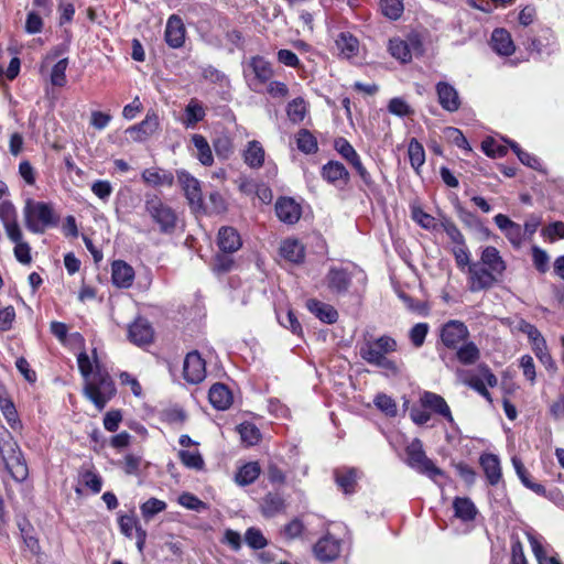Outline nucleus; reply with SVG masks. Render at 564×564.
I'll use <instances>...</instances> for the list:
<instances>
[{
  "instance_id": "f257e3e1",
  "label": "nucleus",
  "mask_w": 564,
  "mask_h": 564,
  "mask_svg": "<svg viewBox=\"0 0 564 564\" xmlns=\"http://www.w3.org/2000/svg\"><path fill=\"white\" fill-rule=\"evenodd\" d=\"M507 264L496 247L487 246L479 262L469 265V290L480 292L489 290L502 281Z\"/></svg>"
},
{
  "instance_id": "f03ea898",
  "label": "nucleus",
  "mask_w": 564,
  "mask_h": 564,
  "mask_svg": "<svg viewBox=\"0 0 564 564\" xmlns=\"http://www.w3.org/2000/svg\"><path fill=\"white\" fill-rule=\"evenodd\" d=\"M397 340L388 335H382L376 339L366 340L360 347V357L369 365L382 368L392 375L399 373L397 362L387 357L388 354L397 351Z\"/></svg>"
},
{
  "instance_id": "7ed1b4c3",
  "label": "nucleus",
  "mask_w": 564,
  "mask_h": 564,
  "mask_svg": "<svg viewBox=\"0 0 564 564\" xmlns=\"http://www.w3.org/2000/svg\"><path fill=\"white\" fill-rule=\"evenodd\" d=\"M0 454L12 478L21 482L26 479L29 469L22 452L11 433L0 425Z\"/></svg>"
},
{
  "instance_id": "20e7f679",
  "label": "nucleus",
  "mask_w": 564,
  "mask_h": 564,
  "mask_svg": "<svg viewBox=\"0 0 564 564\" xmlns=\"http://www.w3.org/2000/svg\"><path fill=\"white\" fill-rule=\"evenodd\" d=\"M83 392L98 411H102L106 404L116 395L117 389L110 375L96 366V371L91 378L86 380Z\"/></svg>"
},
{
  "instance_id": "39448f33",
  "label": "nucleus",
  "mask_w": 564,
  "mask_h": 564,
  "mask_svg": "<svg viewBox=\"0 0 564 564\" xmlns=\"http://www.w3.org/2000/svg\"><path fill=\"white\" fill-rule=\"evenodd\" d=\"M144 209L162 235H172L177 228L176 210L158 195H145Z\"/></svg>"
},
{
  "instance_id": "423d86ee",
  "label": "nucleus",
  "mask_w": 564,
  "mask_h": 564,
  "mask_svg": "<svg viewBox=\"0 0 564 564\" xmlns=\"http://www.w3.org/2000/svg\"><path fill=\"white\" fill-rule=\"evenodd\" d=\"M26 228L34 234H43L46 227L56 224L52 207L42 202L29 199L23 208Z\"/></svg>"
},
{
  "instance_id": "0eeeda50",
  "label": "nucleus",
  "mask_w": 564,
  "mask_h": 564,
  "mask_svg": "<svg viewBox=\"0 0 564 564\" xmlns=\"http://www.w3.org/2000/svg\"><path fill=\"white\" fill-rule=\"evenodd\" d=\"M405 453L406 463L411 468L425 474L431 478L442 474L441 469L437 468L434 463L425 455L423 444L419 438H414L406 446Z\"/></svg>"
},
{
  "instance_id": "6e6552de",
  "label": "nucleus",
  "mask_w": 564,
  "mask_h": 564,
  "mask_svg": "<svg viewBox=\"0 0 564 564\" xmlns=\"http://www.w3.org/2000/svg\"><path fill=\"white\" fill-rule=\"evenodd\" d=\"M177 181L188 200L191 208L194 212H200V209H203V194L199 181L186 171L177 172Z\"/></svg>"
},
{
  "instance_id": "1a4fd4ad",
  "label": "nucleus",
  "mask_w": 564,
  "mask_h": 564,
  "mask_svg": "<svg viewBox=\"0 0 564 564\" xmlns=\"http://www.w3.org/2000/svg\"><path fill=\"white\" fill-rule=\"evenodd\" d=\"M183 377L191 384H198L206 378V362L197 350L185 356Z\"/></svg>"
},
{
  "instance_id": "9d476101",
  "label": "nucleus",
  "mask_w": 564,
  "mask_h": 564,
  "mask_svg": "<svg viewBox=\"0 0 564 564\" xmlns=\"http://www.w3.org/2000/svg\"><path fill=\"white\" fill-rule=\"evenodd\" d=\"M469 337L467 326L456 319L448 321L441 329V340L447 348L456 349L460 343Z\"/></svg>"
},
{
  "instance_id": "9b49d317",
  "label": "nucleus",
  "mask_w": 564,
  "mask_h": 564,
  "mask_svg": "<svg viewBox=\"0 0 564 564\" xmlns=\"http://www.w3.org/2000/svg\"><path fill=\"white\" fill-rule=\"evenodd\" d=\"M352 275L344 268L332 267L325 275V283L332 294L346 295L351 285Z\"/></svg>"
},
{
  "instance_id": "f8f14e48",
  "label": "nucleus",
  "mask_w": 564,
  "mask_h": 564,
  "mask_svg": "<svg viewBox=\"0 0 564 564\" xmlns=\"http://www.w3.org/2000/svg\"><path fill=\"white\" fill-rule=\"evenodd\" d=\"M478 370L479 373L481 375V378L471 377L468 379L467 384L491 403V394L486 388V384L494 388L498 384V379L495 376V373L490 370V368L485 364L479 365Z\"/></svg>"
},
{
  "instance_id": "ddd939ff",
  "label": "nucleus",
  "mask_w": 564,
  "mask_h": 564,
  "mask_svg": "<svg viewBox=\"0 0 564 564\" xmlns=\"http://www.w3.org/2000/svg\"><path fill=\"white\" fill-rule=\"evenodd\" d=\"M340 545L339 539L327 533L315 543L313 552L321 562H332L339 556Z\"/></svg>"
},
{
  "instance_id": "4468645a",
  "label": "nucleus",
  "mask_w": 564,
  "mask_h": 564,
  "mask_svg": "<svg viewBox=\"0 0 564 564\" xmlns=\"http://www.w3.org/2000/svg\"><path fill=\"white\" fill-rule=\"evenodd\" d=\"M159 117L154 111H149L145 118L138 124L126 130L131 140L142 142L150 138L159 129Z\"/></svg>"
},
{
  "instance_id": "2eb2a0df",
  "label": "nucleus",
  "mask_w": 564,
  "mask_h": 564,
  "mask_svg": "<svg viewBox=\"0 0 564 564\" xmlns=\"http://www.w3.org/2000/svg\"><path fill=\"white\" fill-rule=\"evenodd\" d=\"M437 100L441 107L448 112H456L460 106L462 100L457 89L447 82H438L435 86Z\"/></svg>"
},
{
  "instance_id": "dca6fc26",
  "label": "nucleus",
  "mask_w": 564,
  "mask_h": 564,
  "mask_svg": "<svg viewBox=\"0 0 564 564\" xmlns=\"http://www.w3.org/2000/svg\"><path fill=\"white\" fill-rule=\"evenodd\" d=\"M186 29L177 14H172L166 22L164 39L172 48H180L185 43Z\"/></svg>"
},
{
  "instance_id": "f3484780",
  "label": "nucleus",
  "mask_w": 564,
  "mask_h": 564,
  "mask_svg": "<svg viewBox=\"0 0 564 564\" xmlns=\"http://www.w3.org/2000/svg\"><path fill=\"white\" fill-rule=\"evenodd\" d=\"M119 528L127 538H135L137 547L142 553L145 545L147 531L139 525L137 518L129 514L120 516Z\"/></svg>"
},
{
  "instance_id": "a211bd4d",
  "label": "nucleus",
  "mask_w": 564,
  "mask_h": 564,
  "mask_svg": "<svg viewBox=\"0 0 564 564\" xmlns=\"http://www.w3.org/2000/svg\"><path fill=\"white\" fill-rule=\"evenodd\" d=\"M321 175L323 180L335 186H345L350 180L349 172L345 165L338 161H328L324 164Z\"/></svg>"
},
{
  "instance_id": "6ab92c4d",
  "label": "nucleus",
  "mask_w": 564,
  "mask_h": 564,
  "mask_svg": "<svg viewBox=\"0 0 564 564\" xmlns=\"http://www.w3.org/2000/svg\"><path fill=\"white\" fill-rule=\"evenodd\" d=\"M153 328L147 318L138 317L128 329L129 339L138 345L143 346L152 343L153 340Z\"/></svg>"
},
{
  "instance_id": "aec40b11",
  "label": "nucleus",
  "mask_w": 564,
  "mask_h": 564,
  "mask_svg": "<svg viewBox=\"0 0 564 564\" xmlns=\"http://www.w3.org/2000/svg\"><path fill=\"white\" fill-rule=\"evenodd\" d=\"M275 214L281 221L293 225L301 218L302 209L293 198L281 197L275 203Z\"/></svg>"
},
{
  "instance_id": "412c9836",
  "label": "nucleus",
  "mask_w": 564,
  "mask_h": 564,
  "mask_svg": "<svg viewBox=\"0 0 564 564\" xmlns=\"http://www.w3.org/2000/svg\"><path fill=\"white\" fill-rule=\"evenodd\" d=\"M0 220L3 224L6 234L10 240L19 238V230H21L17 220V210L14 205L9 200H3L0 204Z\"/></svg>"
},
{
  "instance_id": "4be33fe9",
  "label": "nucleus",
  "mask_w": 564,
  "mask_h": 564,
  "mask_svg": "<svg viewBox=\"0 0 564 564\" xmlns=\"http://www.w3.org/2000/svg\"><path fill=\"white\" fill-rule=\"evenodd\" d=\"M112 283L121 289H128L134 280V270L123 260H116L111 264Z\"/></svg>"
},
{
  "instance_id": "5701e85b",
  "label": "nucleus",
  "mask_w": 564,
  "mask_h": 564,
  "mask_svg": "<svg viewBox=\"0 0 564 564\" xmlns=\"http://www.w3.org/2000/svg\"><path fill=\"white\" fill-rule=\"evenodd\" d=\"M421 403L424 408H429L436 414L445 417L449 423L454 422L451 409L442 395L434 392L425 391L421 395Z\"/></svg>"
},
{
  "instance_id": "b1692460",
  "label": "nucleus",
  "mask_w": 564,
  "mask_h": 564,
  "mask_svg": "<svg viewBox=\"0 0 564 564\" xmlns=\"http://www.w3.org/2000/svg\"><path fill=\"white\" fill-rule=\"evenodd\" d=\"M491 47L497 54L503 56H510L516 51L511 34L506 29L494 30L491 34Z\"/></svg>"
},
{
  "instance_id": "393cba45",
  "label": "nucleus",
  "mask_w": 564,
  "mask_h": 564,
  "mask_svg": "<svg viewBox=\"0 0 564 564\" xmlns=\"http://www.w3.org/2000/svg\"><path fill=\"white\" fill-rule=\"evenodd\" d=\"M218 247L225 253H232L241 247V238L234 227H221L218 231Z\"/></svg>"
},
{
  "instance_id": "a878e982",
  "label": "nucleus",
  "mask_w": 564,
  "mask_h": 564,
  "mask_svg": "<svg viewBox=\"0 0 564 564\" xmlns=\"http://www.w3.org/2000/svg\"><path fill=\"white\" fill-rule=\"evenodd\" d=\"M242 158L250 169L258 170L264 164L265 151L259 141L252 140L247 143Z\"/></svg>"
},
{
  "instance_id": "bb28decb",
  "label": "nucleus",
  "mask_w": 564,
  "mask_h": 564,
  "mask_svg": "<svg viewBox=\"0 0 564 564\" xmlns=\"http://www.w3.org/2000/svg\"><path fill=\"white\" fill-rule=\"evenodd\" d=\"M280 254L293 263H301L305 258V248L297 239H285L280 246Z\"/></svg>"
},
{
  "instance_id": "cd10ccee",
  "label": "nucleus",
  "mask_w": 564,
  "mask_h": 564,
  "mask_svg": "<svg viewBox=\"0 0 564 564\" xmlns=\"http://www.w3.org/2000/svg\"><path fill=\"white\" fill-rule=\"evenodd\" d=\"M210 404L217 410H226L232 402V395L229 389L223 383H215L208 392Z\"/></svg>"
},
{
  "instance_id": "c85d7f7f",
  "label": "nucleus",
  "mask_w": 564,
  "mask_h": 564,
  "mask_svg": "<svg viewBox=\"0 0 564 564\" xmlns=\"http://www.w3.org/2000/svg\"><path fill=\"white\" fill-rule=\"evenodd\" d=\"M142 180L154 187L169 186L174 183V176L171 172L159 167L145 169L142 172Z\"/></svg>"
},
{
  "instance_id": "c756f323",
  "label": "nucleus",
  "mask_w": 564,
  "mask_h": 564,
  "mask_svg": "<svg viewBox=\"0 0 564 564\" xmlns=\"http://www.w3.org/2000/svg\"><path fill=\"white\" fill-rule=\"evenodd\" d=\"M336 47L341 57L350 59L359 54V41L349 32H341L336 39Z\"/></svg>"
},
{
  "instance_id": "7c9ffc66",
  "label": "nucleus",
  "mask_w": 564,
  "mask_h": 564,
  "mask_svg": "<svg viewBox=\"0 0 564 564\" xmlns=\"http://www.w3.org/2000/svg\"><path fill=\"white\" fill-rule=\"evenodd\" d=\"M454 516L463 522L473 521L477 514L475 503L466 496H456L453 501Z\"/></svg>"
},
{
  "instance_id": "2f4dec72",
  "label": "nucleus",
  "mask_w": 564,
  "mask_h": 564,
  "mask_svg": "<svg viewBox=\"0 0 564 564\" xmlns=\"http://www.w3.org/2000/svg\"><path fill=\"white\" fill-rule=\"evenodd\" d=\"M307 308L324 323L334 324L338 319V313L332 305L317 300L307 301Z\"/></svg>"
},
{
  "instance_id": "473e14b6",
  "label": "nucleus",
  "mask_w": 564,
  "mask_h": 564,
  "mask_svg": "<svg viewBox=\"0 0 564 564\" xmlns=\"http://www.w3.org/2000/svg\"><path fill=\"white\" fill-rule=\"evenodd\" d=\"M480 465L491 485L499 482L501 478V467L498 456L494 454H485L480 457Z\"/></svg>"
},
{
  "instance_id": "72a5a7b5",
  "label": "nucleus",
  "mask_w": 564,
  "mask_h": 564,
  "mask_svg": "<svg viewBox=\"0 0 564 564\" xmlns=\"http://www.w3.org/2000/svg\"><path fill=\"white\" fill-rule=\"evenodd\" d=\"M249 65L254 74V79L258 83L265 84L272 78L273 69L271 63L264 57L253 56L251 57Z\"/></svg>"
},
{
  "instance_id": "f704fd0d",
  "label": "nucleus",
  "mask_w": 564,
  "mask_h": 564,
  "mask_svg": "<svg viewBox=\"0 0 564 564\" xmlns=\"http://www.w3.org/2000/svg\"><path fill=\"white\" fill-rule=\"evenodd\" d=\"M358 474L359 473L356 468L337 469L335 471V480L345 494H350L355 491Z\"/></svg>"
},
{
  "instance_id": "c9c22d12",
  "label": "nucleus",
  "mask_w": 564,
  "mask_h": 564,
  "mask_svg": "<svg viewBox=\"0 0 564 564\" xmlns=\"http://www.w3.org/2000/svg\"><path fill=\"white\" fill-rule=\"evenodd\" d=\"M456 349L458 361L465 366L474 365L480 358V350L474 341H464Z\"/></svg>"
},
{
  "instance_id": "e433bc0d",
  "label": "nucleus",
  "mask_w": 564,
  "mask_h": 564,
  "mask_svg": "<svg viewBox=\"0 0 564 564\" xmlns=\"http://www.w3.org/2000/svg\"><path fill=\"white\" fill-rule=\"evenodd\" d=\"M260 507L263 516L265 517H274L286 510V503L283 496H264Z\"/></svg>"
},
{
  "instance_id": "4c0bfd02",
  "label": "nucleus",
  "mask_w": 564,
  "mask_h": 564,
  "mask_svg": "<svg viewBox=\"0 0 564 564\" xmlns=\"http://www.w3.org/2000/svg\"><path fill=\"white\" fill-rule=\"evenodd\" d=\"M192 142L197 150L198 161L205 166L212 165L214 162V156L206 138L202 134H194L192 137Z\"/></svg>"
},
{
  "instance_id": "58836bf2",
  "label": "nucleus",
  "mask_w": 564,
  "mask_h": 564,
  "mask_svg": "<svg viewBox=\"0 0 564 564\" xmlns=\"http://www.w3.org/2000/svg\"><path fill=\"white\" fill-rule=\"evenodd\" d=\"M297 149L305 154L317 152L318 144L316 138L307 129H301L296 134Z\"/></svg>"
},
{
  "instance_id": "ea45409f",
  "label": "nucleus",
  "mask_w": 564,
  "mask_h": 564,
  "mask_svg": "<svg viewBox=\"0 0 564 564\" xmlns=\"http://www.w3.org/2000/svg\"><path fill=\"white\" fill-rule=\"evenodd\" d=\"M260 471L261 469L257 462L247 463L236 474V481L239 485H249L259 477Z\"/></svg>"
},
{
  "instance_id": "a19ab883",
  "label": "nucleus",
  "mask_w": 564,
  "mask_h": 564,
  "mask_svg": "<svg viewBox=\"0 0 564 564\" xmlns=\"http://www.w3.org/2000/svg\"><path fill=\"white\" fill-rule=\"evenodd\" d=\"M306 113L307 107L303 98L297 97L288 104L286 115L293 123L302 122Z\"/></svg>"
},
{
  "instance_id": "79ce46f5",
  "label": "nucleus",
  "mask_w": 564,
  "mask_h": 564,
  "mask_svg": "<svg viewBox=\"0 0 564 564\" xmlns=\"http://www.w3.org/2000/svg\"><path fill=\"white\" fill-rule=\"evenodd\" d=\"M408 154L411 166L419 172V169L424 164L425 162V151L423 145L416 140L411 139L409 147H408Z\"/></svg>"
},
{
  "instance_id": "37998d69",
  "label": "nucleus",
  "mask_w": 564,
  "mask_h": 564,
  "mask_svg": "<svg viewBox=\"0 0 564 564\" xmlns=\"http://www.w3.org/2000/svg\"><path fill=\"white\" fill-rule=\"evenodd\" d=\"M532 349L536 358L549 371L554 372L556 370V365L547 350L545 339H538V343H534Z\"/></svg>"
},
{
  "instance_id": "c03bdc74",
  "label": "nucleus",
  "mask_w": 564,
  "mask_h": 564,
  "mask_svg": "<svg viewBox=\"0 0 564 564\" xmlns=\"http://www.w3.org/2000/svg\"><path fill=\"white\" fill-rule=\"evenodd\" d=\"M532 552L539 564H562L555 556H547L539 538L534 534H528Z\"/></svg>"
},
{
  "instance_id": "a18cd8bd",
  "label": "nucleus",
  "mask_w": 564,
  "mask_h": 564,
  "mask_svg": "<svg viewBox=\"0 0 564 564\" xmlns=\"http://www.w3.org/2000/svg\"><path fill=\"white\" fill-rule=\"evenodd\" d=\"M205 117V110L196 100H191L189 104L185 108V126L187 128H193L199 121H202Z\"/></svg>"
},
{
  "instance_id": "49530a36",
  "label": "nucleus",
  "mask_w": 564,
  "mask_h": 564,
  "mask_svg": "<svg viewBox=\"0 0 564 564\" xmlns=\"http://www.w3.org/2000/svg\"><path fill=\"white\" fill-rule=\"evenodd\" d=\"M389 51L393 57L406 63L411 61V52L405 41L400 39H392L389 41Z\"/></svg>"
},
{
  "instance_id": "de8ad7c7",
  "label": "nucleus",
  "mask_w": 564,
  "mask_h": 564,
  "mask_svg": "<svg viewBox=\"0 0 564 564\" xmlns=\"http://www.w3.org/2000/svg\"><path fill=\"white\" fill-rule=\"evenodd\" d=\"M14 247V257L22 264H30L32 261L31 247L28 242L22 240V231L19 230V238L11 240Z\"/></svg>"
},
{
  "instance_id": "09e8293b",
  "label": "nucleus",
  "mask_w": 564,
  "mask_h": 564,
  "mask_svg": "<svg viewBox=\"0 0 564 564\" xmlns=\"http://www.w3.org/2000/svg\"><path fill=\"white\" fill-rule=\"evenodd\" d=\"M178 457L188 468L200 470L204 467V459L198 451L182 449L178 452Z\"/></svg>"
},
{
  "instance_id": "8fccbe9b",
  "label": "nucleus",
  "mask_w": 564,
  "mask_h": 564,
  "mask_svg": "<svg viewBox=\"0 0 564 564\" xmlns=\"http://www.w3.org/2000/svg\"><path fill=\"white\" fill-rule=\"evenodd\" d=\"M512 465L516 469V473L518 475V477L520 478V480L522 481V484L530 490H533V491H540L541 489V486L538 485V484H534L531 479H530V474L529 471L527 470L525 466L523 465V463L521 462L520 458L518 457H512Z\"/></svg>"
},
{
  "instance_id": "3c124183",
  "label": "nucleus",
  "mask_w": 564,
  "mask_h": 564,
  "mask_svg": "<svg viewBox=\"0 0 564 564\" xmlns=\"http://www.w3.org/2000/svg\"><path fill=\"white\" fill-rule=\"evenodd\" d=\"M240 437L247 445H254L260 441L261 434L259 429L251 423H242L238 427Z\"/></svg>"
},
{
  "instance_id": "603ef678",
  "label": "nucleus",
  "mask_w": 564,
  "mask_h": 564,
  "mask_svg": "<svg viewBox=\"0 0 564 564\" xmlns=\"http://www.w3.org/2000/svg\"><path fill=\"white\" fill-rule=\"evenodd\" d=\"M203 212L209 214H220L226 210V202L223 195L218 192H212L208 196V203H203Z\"/></svg>"
},
{
  "instance_id": "864d4df0",
  "label": "nucleus",
  "mask_w": 564,
  "mask_h": 564,
  "mask_svg": "<svg viewBox=\"0 0 564 564\" xmlns=\"http://www.w3.org/2000/svg\"><path fill=\"white\" fill-rule=\"evenodd\" d=\"M68 66V58L59 59L52 68L51 83L54 86L63 87L66 84L65 72Z\"/></svg>"
},
{
  "instance_id": "5fc2aeb1",
  "label": "nucleus",
  "mask_w": 564,
  "mask_h": 564,
  "mask_svg": "<svg viewBox=\"0 0 564 564\" xmlns=\"http://www.w3.org/2000/svg\"><path fill=\"white\" fill-rule=\"evenodd\" d=\"M166 505L156 498H151L141 506V513L145 521L152 519L156 513L163 511Z\"/></svg>"
},
{
  "instance_id": "6e6d98bb",
  "label": "nucleus",
  "mask_w": 564,
  "mask_h": 564,
  "mask_svg": "<svg viewBox=\"0 0 564 564\" xmlns=\"http://www.w3.org/2000/svg\"><path fill=\"white\" fill-rule=\"evenodd\" d=\"M444 134L449 142H452L459 149H463L467 152L471 151V148L469 147L467 139L459 129L448 127L445 129Z\"/></svg>"
},
{
  "instance_id": "4d7b16f0",
  "label": "nucleus",
  "mask_w": 564,
  "mask_h": 564,
  "mask_svg": "<svg viewBox=\"0 0 564 564\" xmlns=\"http://www.w3.org/2000/svg\"><path fill=\"white\" fill-rule=\"evenodd\" d=\"M381 10L387 18L397 20L403 12V2L402 0H381Z\"/></svg>"
},
{
  "instance_id": "13d9d810",
  "label": "nucleus",
  "mask_w": 564,
  "mask_h": 564,
  "mask_svg": "<svg viewBox=\"0 0 564 564\" xmlns=\"http://www.w3.org/2000/svg\"><path fill=\"white\" fill-rule=\"evenodd\" d=\"M304 533H305L304 522L299 518H294L292 521L286 523L283 528V535L288 540H294V539L302 538L304 535Z\"/></svg>"
},
{
  "instance_id": "bf43d9fd",
  "label": "nucleus",
  "mask_w": 564,
  "mask_h": 564,
  "mask_svg": "<svg viewBox=\"0 0 564 564\" xmlns=\"http://www.w3.org/2000/svg\"><path fill=\"white\" fill-rule=\"evenodd\" d=\"M441 226L455 246H463L464 243H466L464 235L455 225V223L445 219L444 221H442Z\"/></svg>"
},
{
  "instance_id": "052dcab7",
  "label": "nucleus",
  "mask_w": 564,
  "mask_h": 564,
  "mask_svg": "<svg viewBox=\"0 0 564 564\" xmlns=\"http://www.w3.org/2000/svg\"><path fill=\"white\" fill-rule=\"evenodd\" d=\"M509 144L514 152V154L518 156L519 161L532 169H538L540 165L539 159L534 155L528 153L527 151L522 150L520 145L514 141H509Z\"/></svg>"
},
{
  "instance_id": "680f3d73",
  "label": "nucleus",
  "mask_w": 564,
  "mask_h": 564,
  "mask_svg": "<svg viewBox=\"0 0 564 564\" xmlns=\"http://www.w3.org/2000/svg\"><path fill=\"white\" fill-rule=\"evenodd\" d=\"M375 404L384 414H387L389 416L397 415V411H398L397 404L391 397H389L384 393H380L375 398Z\"/></svg>"
},
{
  "instance_id": "e2e57ef3",
  "label": "nucleus",
  "mask_w": 564,
  "mask_h": 564,
  "mask_svg": "<svg viewBox=\"0 0 564 564\" xmlns=\"http://www.w3.org/2000/svg\"><path fill=\"white\" fill-rule=\"evenodd\" d=\"M278 321L283 327L290 329L293 334H302V326L293 311L289 310L285 315L278 313Z\"/></svg>"
},
{
  "instance_id": "0e129e2a",
  "label": "nucleus",
  "mask_w": 564,
  "mask_h": 564,
  "mask_svg": "<svg viewBox=\"0 0 564 564\" xmlns=\"http://www.w3.org/2000/svg\"><path fill=\"white\" fill-rule=\"evenodd\" d=\"M245 540L246 543L254 550L263 549L268 544L267 539L263 536L262 532L256 528H250L247 530Z\"/></svg>"
},
{
  "instance_id": "69168bd1",
  "label": "nucleus",
  "mask_w": 564,
  "mask_h": 564,
  "mask_svg": "<svg viewBox=\"0 0 564 564\" xmlns=\"http://www.w3.org/2000/svg\"><path fill=\"white\" fill-rule=\"evenodd\" d=\"M412 218L416 221L422 228L426 230H435L437 227V223L433 216L425 213L421 208H414L412 210Z\"/></svg>"
},
{
  "instance_id": "338daca9",
  "label": "nucleus",
  "mask_w": 564,
  "mask_h": 564,
  "mask_svg": "<svg viewBox=\"0 0 564 564\" xmlns=\"http://www.w3.org/2000/svg\"><path fill=\"white\" fill-rule=\"evenodd\" d=\"M429 333V324L427 323H417L410 329V340L414 347H421L426 338Z\"/></svg>"
},
{
  "instance_id": "774afa93",
  "label": "nucleus",
  "mask_w": 564,
  "mask_h": 564,
  "mask_svg": "<svg viewBox=\"0 0 564 564\" xmlns=\"http://www.w3.org/2000/svg\"><path fill=\"white\" fill-rule=\"evenodd\" d=\"M532 259L533 264L539 272L545 273L549 270L550 257L545 250L538 246L532 247Z\"/></svg>"
}]
</instances>
